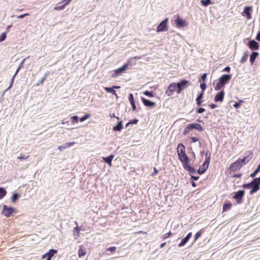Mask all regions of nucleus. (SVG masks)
<instances>
[{
  "mask_svg": "<svg viewBox=\"0 0 260 260\" xmlns=\"http://www.w3.org/2000/svg\"><path fill=\"white\" fill-rule=\"evenodd\" d=\"M177 152L179 160L182 165L190 161V159L185 152V148L182 143H179L177 146Z\"/></svg>",
  "mask_w": 260,
  "mask_h": 260,
  "instance_id": "f257e3e1",
  "label": "nucleus"
},
{
  "mask_svg": "<svg viewBox=\"0 0 260 260\" xmlns=\"http://www.w3.org/2000/svg\"><path fill=\"white\" fill-rule=\"evenodd\" d=\"M232 75L231 74H224L222 75L219 78L218 82H217L214 86V89L217 91L220 90L230 81Z\"/></svg>",
  "mask_w": 260,
  "mask_h": 260,
  "instance_id": "f03ea898",
  "label": "nucleus"
},
{
  "mask_svg": "<svg viewBox=\"0 0 260 260\" xmlns=\"http://www.w3.org/2000/svg\"><path fill=\"white\" fill-rule=\"evenodd\" d=\"M189 82V81L183 79L177 83H175L177 93H180L182 90L187 87Z\"/></svg>",
  "mask_w": 260,
  "mask_h": 260,
  "instance_id": "7ed1b4c3",
  "label": "nucleus"
},
{
  "mask_svg": "<svg viewBox=\"0 0 260 260\" xmlns=\"http://www.w3.org/2000/svg\"><path fill=\"white\" fill-rule=\"evenodd\" d=\"M244 194L245 191L244 190H239L238 191L235 192L233 198L236 200V203L238 204H240L243 202Z\"/></svg>",
  "mask_w": 260,
  "mask_h": 260,
  "instance_id": "20e7f679",
  "label": "nucleus"
},
{
  "mask_svg": "<svg viewBox=\"0 0 260 260\" xmlns=\"http://www.w3.org/2000/svg\"><path fill=\"white\" fill-rule=\"evenodd\" d=\"M169 19L166 18L163 21H162L157 26L156 32H164L168 30L167 23Z\"/></svg>",
  "mask_w": 260,
  "mask_h": 260,
  "instance_id": "39448f33",
  "label": "nucleus"
},
{
  "mask_svg": "<svg viewBox=\"0 0 260 260\" xmlns=\"http://www.w3.org/2000/svg\"><path fill=\"white\" fill-rule=\"evenodd\" d=\"M128 65V63H125L121 67L114 70V73L111 75L112 77L116 78L124 73L127 69Z\"/></svg>",
  "mask_w": 260,
  "mask_h": 260,
  "instance_id": "423d86ee",
  "label": "nucleus"
},
{
  "mask_svg": "<svg viewBox=\"0 0 260 260\" xmlns=\"http://www.w3.org/2000/svg\"><path fill=\"white\" fill-rule=\"evenodd\" d=\"M15 211V209L11 207H8L5 205L3 206L2 214L6 217H10Z\"/></svg>",
  "mask_w": 260,
  "mask_h": 260,
  "instance_id": "0eeeda50",
  "label": "nucleus"
},
{
  "mask_svg": "<svg viewBox=\"0 0 260 260\" xmlns=\"http://www.w3.org/2000/svg\"><path fill=\"white\" fill-rule=\"evenodd\" d=\"M175 91H177V87L175 83L173 82L169 85L165 91V93L168 96H171L174 94Z\"/></svg>",
  "mask_w": 260,
  "mask_h": 260,
  "instance_id": "6e6552de",
  "label": "nucleus"
},
{
  "mask_svg": "<svg viewBox=\"0 0 260 260\" xmlns=\"http://www.w3.org/2000/svg\"><path fill=\"white\" fill-rule=\"evenodd\" d=\"M182 166L184 170L188 172L190 176L192 175V174H194L197 172L196 169L190 166V161L183 164Z\"/></svg>",
  "mask_w": 260,
  "mask_h": 260,
  "instance_id": "1a4fd4ad",
  "label": "nucleus"
},
{
  "mask_svg": "<svg viewBox=\"0 0 260 260\" xmlns=\"http://www.w3.org/2000/svg\"><path fill=\"white\" fill-rule=\"evenodd\" d=\"M247 46L251 50H256L259 48V44L254 40H250Z\"/></svg>",
  "mask_w": 260,
  "mask_h": 260,
  "instance_id": "9d476101",
  "label": "nucleus"
},
{
  "mask_svg": "<svg viewBox=\"0 0 260 260\" xmlns=\"http://www.w3.org/2000/svg\"><path fill=\"white\" fill-rule=\"evenodd\" d=\"M57 250L54 249H50L47 252L42 256V258L44 259L47 258V259H51L52 257L54 255L55 253H57Z\"/></svg>",
  "mask_w": 260,
  "mask_h": 260,
  "instance_id": "9b49d317",
  "label": "nucleus"
},
{
  "mask_svg": "<svg viewBox=\"0 0 260 260\" xmlns=\"http://www.w3.org/2000/svg\"><path fill=\"white\" fill-rule=\"evenodd\" d=\"M242 167L241 164H240V162L237 160L234 162L232 163L230 165V169L231 171L235 172L238 170H239Z\"/></svg>",
  "mask_w": 260,
  "mask_h": 260,
  "instance_id": "f8f14e48",
  "label": "nucleus"
},
{
  "mask_svg": "<svg viewBox=\"0 0 260 260\" xmlns=\"http://www.w3.org/2000/svg\"><path fill=\"white\" fill-rule=\"evenodd\" d=\"M224 91L223 90H220L218 93L216 94L214 97V101L215 102H221L223 101L224 96Z\"/></svg>",
  "mask_w": 260,
  "mask_h": 260,
  "instance_id": "ddd939ff",
  "label": "nucleus"
},
{
  "mask_svg": "<svg viewBox=\"0 0 260 260\" xmlns=\"http://www.w3.org/2000/svg\"><path fill=\"white\" fill-rule=\"evenodd\" d=\"M141 99L143 104L146 107H153L156 106V103L155 102H152L142 96L141 97Z\"/></svg>",
  "mask_w": 260,
  "mask_h": 260,
  "instance_id": "4468645a",
  "label": "nucleus"
},
{
  "mask_svg": "<svg viewBox=\"0 0 260 260\" xmlns=\"http://www.w3.org/2000/svg\"><path fill=\"white\" fill-rule=\"evenodd\" d=\"M176 24L178 27H183L186 26V21L179 16H178L177 19H176Z\"/></svg>",
  "mask_w": 260,
  "mask_h": 260,
  "instance_id": "2eb2a0df",
  "label": "nucleus"
},
{
  "mask_svg": "<svg viewBox=\"0 0 260 260\" xmlns=\"http://www.w3.org/2000/svg\"><path fill=\"white\" fill-rule=\"evenodd\" d=\"M252 6H246L244 9L243 15H245L247 19H250L251 18L250 11L252 10Z\"/></svg>",
  "mask_w": 260,
  "mask_h": 260,
  "instance_id": "dca6fc26",
  "label": "nucleus"
},
{
  "mask_svg": "<svg viewBox=\"0 0 260 260\" xmlns=\"http://www.w3.org/2000/svg\"><path fill=\"white\" fill-rule=\"evenodd\" d=\"M192 236V233L191 232L189 233L186 236L182 239L181 242L179 244L178 246L179 247H182L185 245V244L188 241L189 239Z\"/></svg>",
  "mask_w": 260,
  "mask_h": 260,
  "instance_id": "f3484780",
  "label": "nucleus"
},
{
  "mask_svg": "<svg viewBox=\"0 0 260 260\" xmlns=\"http://www.w3.org/2000/svg\"><path fill=\"white\" fill-rule=\"evenodd\" d=\"M128 101L132 106L133 111H135L136 109V106L134 101V95L132 93L128 94Z\"/></svg>",
  "mask_w": 260,
  "mask_h": 260,
  "instance_id": "a211bd4d",
  "label": "nucleus"
},
{
  "mask_svg": "<svg viewBox=\"0 0 260 260\" xmlns=\"http://www.w3.org/2000/svg\"><path fill=\"white\" fill-rule=\"evenodd\" d=\"M208 166L203 164L202 166H201L199 169L197 171V173L200 175L203 174L207 170L208 168Z\"/></svg>",
  "mask_w": 260,
  "mask_h": 260,
  "instance_id": "6ab92c4d",
  "label": "nucleus"
},
{
  "mask_svg": "<svg viewBox=\"0 0 260 260\" xmlns=\"http://www.w3.org/2000/svg\"><path fill=\"white\" fill-rule=\"evenodd\" d=\"M251 188H253L257 191L259 190L260 186L258 184V182L257 181L256 178H253V180L251 181Z\"/></svg>",
  "mask_w": 260,
  "mask_h": 260,
  "instance_id": "aec40b11",
  "label": "nucleus"
},
{
  "mask_svg": "<svg viewBox=\"0 0 260 260\" xmlns=\"http://www.w3.org/2000/svg\"><path fill=\"white\" fill-rule=\"evenodd\" d=\"M258 55L259 53L257 52L253 51L252 52V53L250 55L249 59V61L250 62L251 64H252L254 63L256 58L258 56Z\"/></svg>",
  "mask_w": 260,
  "mask_h": 260,
  "instance_id": "412c9836",
  "label": "nucleus"
},
{
  "mask_svg": "<svg viewBox=\"0 0 260 260\" xmlns=\"http://www.w3.org/2000/svg\"><path fill=\"white\" fill-rule=\"evenodd\" d=\"M86 253V249L83 246H80L78 250V256L79 257L84 256Z\"/></svg>",
  "mask_w": 260,
  "mask_h": 260,
  "instance_id": "4be33fe9",
  "label": "nucleus"
},
{
  "mask_svg": "<svg viewBox=\"0 0 260 260\" xmlns=\"http://www.w3.org/2000/svg\"><path fill=\"white\" fill-rule=\"evenodd\" d=\"M122 128H123L122 122V121H120L117 123V124L115 126H113V131H115V132H116V131L120 132L121 131V129H122Z\"/></svg>",
  "mask_w": 260,
  "mask_h": 260,
  "instance_id": "5701e85b",
  "label": "nucleus"
},
{
  "mask_svg": "<svg viewBox=\"0 0 260 260\" xmlns=\"http://www.w3.org/2000/svg\"><path fill=\"white\" fill-rule=\"evenodd\" d=\"M192 129H196L199 131L202 132L203 131V128L202 125L200 124L197 123H190Z\"/></svg>",
  "mask_w": 260,
  "mask_h": 260,
  "instance_id": "b1692460",
  "label": "nucleus"
},
{
  "mask_svg": "<svg viewBox=\"0 0 260 260\" xmlns=\"http://www.w3.org/2000/svg\"><path fill=\"white\" fill-rule=\"evenodd\" d=\"M251 158V157H249L248 156H245L242 159H238V160L240 162V164H241L242 166L243 165H245L249 162Z\"/></svg>",
  "mask_w": 260,
  "mask_h": 260,
  "instance_id": "393cba45",
  "label": "nucleus"
},
{
  "mask_svg": "<svg viewBox=\"0 0 260 260\" xmlns=\"http://www.w3.org/2000/svg\"><path fill=\"white\" fill-rule=\"evenodd\" d=\"M114 157V155H110L107 157H103V159L105 162L108 164H111Z\"/></svg>",
  "mask_w": 260,
  "mask_h": 260,
  "instance_id": "a878e982",
  "label": "nucleus"
},
{
  "mask_svg": "<svg viewBox=\"0 0 260 260\" xmlns=\"http://www.w3.org/2000/svg\"><path fill=\"white\" fill-rule=\"evenodd\" d=\"M232 206V204L231 203L229 202V203H224L223 205L222 211L225 212L228 210H230Z\"/></svg>",
  "mask_w": 260,
  "mask_h": 260,
  "instance_id": "bb28decb",
  "label": "nucleus"
},
{
  "mask_svg": "<svg viewBox=\"0 0 260 260\" xmlns=\"http://www.w3.org/2000/svg\"><path fill=\"white\" fill-rule=\"evenodd\" d=\"M191 130H192V129L190 123L188 124L183 132V135H187L189 133V132Z\"/></svg>",
  "mask_w": 260,
  "mask_h": 260,
  "instance_id": "cd10ccee",
  "label": "nucleus"
},
{
  "mask_svg": "<svg viewBox=\"0 0 260 260\" xmlns=\"http://www.w3.org/2000/svg\"><path fill=\"white\" fill-rule=\"evenodd\" d=\"M7 190L4 187H0V200L2 199L7 194Z\"/></svg>",
  "mask_w": 260,
  "mask_h": 260,
  "instance_id": "c85d7f7f",
  "label": "nucleus"
},
{
  "mask_svg": "<svg viewBox=\"0 0 260 260\" xmlns=\"http://www.w3.org/2000/svg\"><path fill=\"white\" fill-rule=\"evenodd\" d=\"M260 172V164L258 165L255 171L250 174V176L251 178H254L256 176V174Z\"/></svg>",
  "mask_w": 260,
  "mask_h": 260,
  "instance_id": "c756f323",
  "label": "nucleus"
},
{
  "mask_svg": "<svg viewBox=\"0 0 260 260\" xmlns=\"http://www.w3.org/2000/svg\"><path fill=\"white\" fill-rule=\"evenodd\" d=\"M68 4V3H67V2H65V3H64L63 4L55 6L54 8V9L55 10H62L64 9L66 6Z\"/></svg>",
  "mask_w": 260,
  "mask_h": 260,
  "instance_id": "7c9ffc66",
  "label": "nucleus"
},
{
  "mask_svg": "<svg viewBox=\"0 0 260 260\" xmlns=\"http://www.w3.org/2000/svg\"><path fill=\"white\" fill-rule=\"evenodd\" d=\"M249 55V53L248 52H245L244 53L243 56L241 58V60H240V62L241 63H244L247 59V57Z\"/></svg>",
  "mask_w": 260,
  "mask_h": 260,
  "instance_id": "2f4dec72",
  "label": "nucleus"
},
{
  "mask_svg": "<svg viewBox=\"0 0 260 260\" xmlns=\"http://www.w3.org/2000/svg\"><path fill=\"white\" fill-rule=\"evenodd\" d=\"M19 196H20L19 194H18L17 193H14L11 198L12 202H13V203L16 202L19 199Z\"/></svg>",
  "mask_w": 260,
  "mask_h": 260,
  "instance_id": "473e14b6",
  "label": "nucleus"
},
{
  "mask_svg": "<svg viewBox=\"0 0 260 260\" xmlns=\"http://www.w3.org/2000/svg\"><path fill=\"white\" fill-rule=\"evenodd\" d=\"M201 3L204 6L207 7L209 5L212 4V2L211 0H201Z\"/></svg>",
  "mask_w": 260,
  "mask_h": 260,
  "instance_id": "72a5a7b5",
  "label": "nucleus"
},
{
  "mask_svg": "<svg viewBox=\"0 0 260 260\" xmlns=\"http://www.w3.org/2000/svg\"><path fill=\"white\" fill-rule=\"evenodd\" d=\"M211 159V153H209V156H207V154H206V158L205 161L203 164H206L209 166Z\"/></svg>",
  "mask_w": 260,
  "mask_h": 260,
  "instance_id": "f704fd0d",
  "label": "nucleus"
},
{
  "mask_svg": "<svg viewBox=\"0 0 260 260\" xmlns=\"http://www.w3.org/2000/svg\"><path fill=\"white\" fill-rule=\"evenodd\" d=\"M143 94L149 98H152L154 96V93L152 91H148L146 90L143 92Z\"/></svg>",
  "mask_w": 260,
  "mask_h": 260,
  "instance_id": "c9c22d12",
  "label": "nucleus"
},
{
  "mask_svg": "<svg viewBox=\"0 0 260 260\" xmlns=\"http://www.w3.org/2000/svg\"><path fill=\"white\" fill-rule=\"evenodd\" d=\"M244 102L242 100H240L238 102H236L234 105L233 107L235 108L236 109L239 108L240 106L241 105L242 103H243Z\"/></svg>",
  "mask_w": 260,
  "mask_h": 260,
  "instance_id": "e433bc0d",
  "label": "nucleus"
},
{
  "mask_svg": "<svg viewBox=\"0 0 260 260\" xmlns=\"http://www.w3.org/2000/svg\"><path fill=\"white\" fill-rule=\"evenodd\" d=\"M75 144V142H68L64 144H63V146L64 147V149H67L70 147H71L73 146Z\"/></svg>",
  "mask_w": 260,
  "mask_h": 260,
  "instance_id": "4c0bfd02",
  "label": "nucleus"
},
{
  "mask_svg": "<svg viewBox=\"0 0 260 260\" xmlns=\"http://www.w3.org/2000/svg\"><path fill=\"white\" fill-rule=\"evenodd\" d=\"M201 235L202 233L201 231L198 232L194 236V241H197L201 237Z\"/></svg>",
  "mask_w": 260,
  "mask_h": 260,
  "instance_id": "58836bf2",
  "label": "nucleus"
},
{
  "mask_svg": "<svg viewBox=\"0 0 260 260\" xmlns=\"http://www.w3.org/2000/svg\"><path fill=\"white\" fill-rule=\"evenodd\" d=\"M16 76V75H15V74L13 75V76L12 77V79H11V83L10 84V86L8 87V88L5 90L6 91H7L9 89H10L11 87L13 85V82H14V79H15V76Z\"/></svg>",
  "mask_w": 260,
  "mask_h": 260,
  "instance_id": "ea45409f",
  "label": "nucleus"
},
{
  "mask_svg": "<svg viewBox=\"0 0 260 260\" xmlns=\"http://www.w3.org/2000/svg\"><path fill=\"white\" fill-rule=\"evenodd\" d=\"M7 32H4L2 33V35L0 36V42L4 41L7 37Z\"/></svg>",
  "mask_w": 260,
  "mask_h": 260,
  "instance_id": "a19ab883",
  "label": "nucleus"
},
{
  "mask_svg": "<svg viewBox=\"0 0 260 260\" xmlns=\"http://www.w3.org/2000/svg\"><path fill=\"white\" fill-rule=\"evenodd\" d=\"M29 157V155H25L23 154H21L20 156L17 157L18 159H26Z\"/></svg>",
  "mask_w": 260,
  "mask_h": 260,
  "instance_id": "79ce46f5",
  "label": "nucleus"
},
{
  "mask_svg": "<svg viewBox=\"0 0 260 260\" xmlns=\"http://www.w3.org/2000/svg\"><path fill=\"white\" fill-rule=\"evenodd\" d=\"M90 117V115L87 114H85L83 116H82V117H81L80 118V121L81 122H83L84 121V120H86L87 119H88L89 117Z\"/></svg>",
  "mask_w": 260,
  "mask_h": 260,
  "instance_id": "37998d69",
  "label": "nucleus"
},
{
  "mask_svg": "<svg viewBox=\"0 0 260 260\" xmlns=\"http://www.w3.org/2000/svg\"><path fill=\"white\" fill-rule=\"evenodd\" d=\"M251 182H250V183H248L243 184L242 185V187L243 188H244V189H249V188H251Z\"/></svg>",
  "mask_w": 260,
  "mask_h": 260,
  "instance_id": "c03bdc74",
  "label": "nucleus"
},
{
  "mask_svg": "<svg viewBox=\"0 0 260 260\" xmlns=\"http://www.w3.org/2000/svg\"><path fill=\"white\" fill-rule=\"evenodd\" d=\"M200 88L202 89V91H204L206 90V84L205 82L202 83L200 84Z\"/></svg>",
  "mask_w": 260,
  "mask_h": 260,
  "instance_id": "a18cd8bd",
  "label": "nucleus"
},
{
  "mask_svg": "<svg viewBox=\"0 0 260 260\" xmlns=\"http://www.w3.org/2000/svg\"><path fill=\"white\" fill-rule=\"evenodd\" d=\"M138 122V119L135 118L129 121L130 124H136Z\"/></svg>",
  "mask_w": 260,
  "mask_h": 260,
  "instance_id": "49530a36",
  "label": "nucleus"
},
{
  "mask_svg": "<svg viewBox=\"0 0 260 260\" xmlns=\"http://www.w3.org/2000/svg\"><path fill=\"white\" fill-rule=\"evenodd\" d=\"M116 249V248L115 246L110 247H108V248H107V251H109L111 252H115Z\"/></svg>",
  "mask_w": 260,
  "mask_h": 260,
  "instance_id": "de8ad7c7",
  "label": "nucleus"
},
{
  "mask_svg": "<svg viewBox=\"0 0 260 260\" xmlns=\"http://www.w3.org/2000/svg\"><path fill=\"white\" fill-rule=\"evenodd\" d=\"M71 118L72 119L73 123L78 122V117L77 116H73Z\"/></svg>",
  "mask_w": 260,
  "mask_h": 260,
  "instance_id": "09e8293b",
  "label": "nucleus"
},
{
  "mask_svg": "<svg viewBox=\"0 0 260 260\" xmlns=\"http://www.w3.org/2000/svg\"><path fill=\"white\" fill-rule=\"evenodd\" d=\"M29 57V56H28L27 58H24L22 61L21 62H20L19 67V69H22V68H23L24 67V62L26 60V59L27 58H28Z\"/></svg>",
  "mask_w": 260,
  "mask_h": 260,
  "instance_id": "8fccbe9b",
  "label": "nucleus"
},
{
  "mask_svg": "<svg viewBox=\"0 0 260 260\" xmlns=\"http://www.w3.org/2000/svg\"><path fill=\"white\" fill-rule=\"evenodd\" d=\"M196 101L197 105L198 106H200L202 105V99L197 98L196 100Z\"/></svg>",
  "mask_w": 260,
  "mask_h": 260,
  "instance_id": "3c124183",
  "label": "nucleus"
},
{
  "mask_svg": "<svg viewBox=\"0 0 260 260\" xmlns=\"http://www.w3.org/2000/svg\"><path fill=\"white\" fill-rule=\"evenodd\" d=\"M172 235V233L171 232H169V233L164 235L162 236V237H163V239H166L167 238H168V237H169L170 236H171Z\"/></svg>",
  "mask_w": 260,
  "mask_h": 260,
  "instance_id": "603ef678",
  "label": "nucleus"
},
{
  "mask_svg": "<svg viewBox=\"0 0 260 260\" xmlns=\"http://www.w3.org/2000/svg\"><path fill=\"white\" fill-rule=\"evenodd\" d=\"M205 111V109L203 108H199L197 109V112L199 114H201L203 113Z\"/></svg>",
  "mask_w": 260,
  "mask_h": 260,
  "instance_id": "864d4df0",
  "label": "nucleus"
},
{
  "mask_svg": "<svg viewBox=\"0 0 260 260\" xmlns=\"http://www.w3.org/2000/svg\"><path fill=\"white\" fill-rule=\"evenodd\" d=\"M191 141L192 143L197 142L199 140V138L196 137H192L190 138Z\"/></svg>",
  "mask_w": 260,
  "mask_h": 260,
  "instance_id": "5fc2aeb1",
  "label": "nucleus"
},
{
  "mask_svg": "<svg viewBox=\"0 0 260 260\" xmlns=\"http://www.w3.org/2000/svg\"><path fill=\"white\" fill-rule=\"evenodd\" d=\"M206 78H207V74L206 73H204L201 76V79H202V81L203 82H204L205 81V80H206Z\"/></svg>",
  "mask_w": 260,
  "mask_h": 260,
  "instance_id": "6e6d98bb",
  "label": "nucleus"
},
{
  "mask_svg": "<svg viewBox=\"0 0 260 260\" xmlns=\"http://www.w3.org/2000/svg\"><path fill=\"white\" fill-rule=\"evenodd\" d=\"M199 176H193V175H191L190 176V179L191 180L193 181H197L199 179Z\"/></svg>",
  "mask_w": 260,
  "mask_h": 260,
  "instance_id": "4d7b16f0",
  "label": "nucleus"
},
{
  "mask_svg": "<svg viewBox=\"0 0 260 260\" xmlns=\"http://www.w3.org/2000/svg\"><path fill=\"white\" fill-rule=\"evenodd\" d=\"M104 89L105 91H106L107 92L111 93V91L113 89V87H104Z\"/></svg>",
  "mask_w": 260,
  "mask_h": 260,
  "instance_id": "13d9d810",
  "label": "nucleus"
},
{
  "mask_svg": "<svg viewBox=\"0 0 260 260\" xmlns=\"http://www.w3.org/2000/svg\"><path fill=\"white\" fill-rule=\"evenodd\" d=\"M204 91H201L198 95L197 98H198V99H201L202 100L203 98V96H204Z\"/></svg>",
  "mask_w": 260,
  "mask_h": 260,
  "instance_id": "bf43d9fd",
  "label": "nucleus"
},
{
  "mask_svg": "<svg viewBox=\"0 0 260 260\" xmlns=\"http://www.w3.org/2000/svg\"><path fill=\"white\" fill-rule=\"evenodd\" d=\"M29 14L28 13H25V14H22V15H19L17 18H19V19H22L23 18H24L26 16H27Z\"/></svg>",
  "mask_w": 260,
  "mask_h": 260,
  "instance_id": "052dcab7",
  "label": "nucleus"
},
{
  "mask_svg": "<svg viewBox=\"0 0 260 260\" xmlns=\"http://www.w3.org/2000/svg\"><path fill=\"white\" fill-rule=\"evenodd\" d=\"M231 71V68L229 66H227L224 68L223 70V72L229 73Z\"/></svg>",
  "mask_w": 260,
  "mask_h": 260,
  "instance_id": "680f3d73",
  "label": "nucleus"
},
{
  "mask_svg": "<svg viewBox=\"0 0 260 260\" xmlns=\"http://www.w3.org/2000/svg\"><path fill=\"white\" fill-rule=\"evenodd\" d=\"M46 78H45V77H43L39 81L38 83L37 84V85H39V84H41L42 83H43L44 82V81L45 80Z\"/></svg>",
  "mask_w": 260,
  "mask_h": 260,
  "instance_id": "e2e57ef3",
  "label": "nucleus"
},
{
  "mask_svg": "<svg viewBox=\"0 0 260 260\" xmlns=\"http://www.w3.org/2000/svg\"><path fill=\"white\" fill-rule=\"evenodd\" d=\"M255 39L260 42V29H259V31L258 32V33L256 35V38H255Z\"/></svg>",
  "mask_w": 260,
  "mask_h": 260,
  "instance_id": "0e129e2a",
  "label": "nucleus"
},
{
  "mask_svg": "<svg viewBox=\"0 0 260 260\" xmlns=\"http://www.w3.org/2000/svg\"><path fill=\"white\" fill-rule=\"evenodd\" d=\"M209 106L212 109L217 107V105L215 104H209Z\"/></svg>",
  "mask_w": 260,
  "mask_h": 260,
  "instance_id": "69168bd1",
  "label": "nucleus"
},
{
  "mask_svg": "<svg viewBox=\"0 0 260 260\" xmlns=\"http://www.w3.org/2000/svg\"><path fill=\"white\" fill-rule=\"evenodd\" d=\"M58 149L60 151H63V150H64V147L63 146V145H61V146H59L58 147Z\"/></svg>",
  "mask_w": 260,
  "mask_h": 260,
  "instance_id": "338daca9",
  "label": "nucleus"
},
{
  "mask_svg": "<svg viewBox=\"0 0 260 260\" xmlns=\"http://www.w3.org/2000/svg\"><path fill=\"white\" fill-rule=\"evenodd\" d=\"M257 191L255 189H253V188H251V189L249 191V194L250 195H252L254 193L257 192Z\"/></svg>",
  "mask_w": 260,
  "mask_h": 260,
  "instance_id": "774afa93",
  "label": "nucleus"
}]
</instances>
